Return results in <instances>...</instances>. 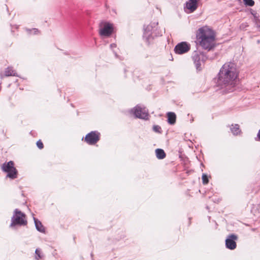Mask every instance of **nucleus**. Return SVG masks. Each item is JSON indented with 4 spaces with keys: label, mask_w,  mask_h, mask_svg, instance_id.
<instances>
[{
    "label": "nucleus",
    "mask_w": 260,
    "mask_h": 260,
    "mask_svg": "<svg viewBox=\"0 0 260 260\" xmlns=\"http://www.w3.org/2000/svg\"><path fill=\"white\" fill-rule=\"evenodd\" d=\"M257 137L258 138V140L260 141V129L258 132V133L257 134Z\"/></svg>",
    "instance_id": "bb28decb"
},
{
    "label": "nucleus",
    "mask_w": 260,
    "mask_h": 260,
    "mask_svg": "<svg viewBox=\"0 0 260 260\" xmlns=\"http://www.w3.org/2000/svg\"><path fill=\"white\" fill-rule=\"evenodd\" d=\"M44 255L42 253L41 250L39 248H37L35 250V256L36 260H40L43 259Z\"/></svg>",
    "instance_id": "6ab92c4d"
},
{
    "label": "nucleus",
    "mask_w": 260,
    "mask_h": 260,
    "mask_svg": "<svg viewBox=\"0 0 260 260\" xmlns=\"http://www.w3.org/2000/svg\"><path fill=\"white\" fill-rule=\"evenodd\" d=\"M230 130L232 133L235 136L240 135L241 133L240 126L238 124H232L230 127Z\"/></svg>",
    "instance_id": "4468645a"
},
{
    "label": "nucleus",
    "mask_w": 260,
    "mask_h": 260,
    "mask_svg": "<svg viewBox=\"0 0 260 260\" xmlns=\"http://www.w3.org/2000/svg\"><path fill=\"white\" fill-rule=\"evenodd\" d=\"M244 4L249 6H253L254 2L253 0H244Z\"/></svg>",
    "instance_id": "5701e85b"
},
{
    "label": "nucleus",
    "mask_w": 260,
    "mask_h": 260,
    "mask_svg": "<svg viewBox=\"0 0 260 260\" xmlns=\"http://www.w3.org/2000/svg\"><path fill=\"white\" fill-rule=\"evenodd\" d=\"M197 47L212 49L215 47V34L209 27L204 26L200 28L196 33L195 41Z\"/></svg>",
    "instance_id": "f03ea898"
},
{
    "label": "nucleus",
    "mask_w": 260,
    "mask_h": 260,
    "mask_svg": "<svg viewBox=\"0 0 260 260\" xmlns=\"http://www.w3.org/2000/svg\"><path fill=\"white\" fill-rule=\"evenodd\" d=\"M155 152L156 157L158 159H162L166 157V154L163 149L157 148L155 150Z\"/></svg>",
    "instance_id": "dca6fc26"
},
{
    "label": "nucleus",
    "mask_w": 260,
    "mask_h": 260,
    "mask_svg": "<svg viewBox=\"0 0 260 260\" xmlns=\"http://www.w3.org/2000/svg\"><path fill=\"white\" fill-rule=\"evenodd\" d=\"M130 112L136 118L144 120L149 119L148 110L143 105H137L131 110Z\"/></svg>",
    "instance_id": "423d86ee"
},
{
    "label": "nucleus",
    "mask_w": 260,
    "mask_h": 260,
    "mask_svg": "<svg viewBox=\"0 0 260 260\" xmlns=\"http://www.w3.org/2000/svg\"><path fill=\"white\" fill-rule=\"evenodd\" d=\"M200 0H189L186 2L184 7V11L189 14L193 12L198 7V3Z\"/></svg>",
    "instance_id": "9b49d317"
},
{
    "label": "nucleus",
    "mask_w": 260,
    "mask_h": 260,
    "mask_svg": "<svg viewBox=\"0 0 260 260\" xmlns=\"http://www.w3.org/2000/svg\"><path fill=\"white\" fill-rule=\"evenodd\" d=\"M9 76H16L17 77L18 75L15 70L13 69L12 67H8L5 69L4 71V75H0L1 78H3L4 77H9Z\"/></svg>",
    "instance_id": "f8f14e48"
},
{
    "label": "nucleus",
    "mask_w": 260,
    "mask_h": 260,
    "mask_svg": "<svg viewBox=\"0 0 260 260\" xmlns=\"http://www.w3.org/2000/svg\"><path fill=\"white\" fill-rule=\"evenodd\" d=\"M218 54L219 50H195L192 53V58L197 70L200 71L201 61H204L207 59H215Z\"/></svg>",
    "instance_id": "7ed1b4c3"
},
{
    "label": "nucleus",
    "mask_w": 260,
    "mask_h": 260,
    "mask_svg": "<svg viewBox=\"0 0 260 260\" xmlns=\"http://www.w3.org/2000/svg\"><path fill=\"white\" fill-rule=\"evenodd\" d=\"M34 220L35 222V227L37 230L42 233H45V229L42 224L41 222L35 217H34Z\"/></svg>",
    "instance_id": "ddd939ff"
},
{
    "label": "nucleus",
    "mask_w": 260,
    "mask_h": 260,
    "mask_svg": "<svg viewBox=\"0 0 260 260\" xmlns=\"http://www.w3.org/2000/svg\"><path fill=\"white\" fill-rule=\"evenodd\" d=\"M238 76V73L235 63L232 62L225 63L214 78L215 85L222 89V92L225 93L233 92L235 90Z\"/></svg>",
    "instance_id": "f257e3e1"
},
{
    "label": "nucleus",
    "mask_w": 260,
    "mask_h": 260,
    "mask_svg": "<svg viewBox=\"0 0 260 260\" xmlns=\"http://www.w3.org/2000/svg\"><path fill=\"white\" fill-rule=\"evenodd\" d=\"M190 45L187 42H182L178 43L174 49H190Z\"/></svg>",
    "instance_id": "f3484780"
},
{
    "label": "nucleus",
    "mask_w": 260,
    "mask_h": 260,
    "mask_svg": "<svg viewBox=\"0 0 260 260\" xmlns=\"http://www.w3.org/2000/svg\"><path fill=\"white\" fill-rule=\"evenodd\" d=\"M101 134L96 131H91L84 137V141L89 145H94L100 139Z\"/></svg>",
    "instance_id": "6e6552de"
},
{
    "label": "nucleus",
    "mask_w": 260,
    "mask_h": 260,
    "mask_svg": "<svg viewBox=\"0 0 260 260\" xmlns=\"http://www.w3.org/2000/svg\"><path fill=\"white\" fill-rule=\"evenodd\" d=\"M110 47L111 48H114L117 47V44L115 43H112L111 44Z\"/></svg>",
    "instance_id": "a878e982"
},
{
    "label": "nucleus",
    "mask_w": 260,
    "mask_h": 260,
    "mask_svg": "<svg viewBox=\"0 0 260 260\" xmlns=\"http://www.w3.org/2000/svg\"><path fill=\"white\" fill-rule=\"evenodd\" d=\"M153 131L157 133H161V128L160 126L158 125H154L153 126Z\"/></svg>",
    "instance_id": "aec40b11"
},
{
    "label": "nucleus",
    "mask_w": 260,
    "mask_h": 260,
    "mask_svg": "<svg viewBox=\"0 0 260 260\" xmlns=\"http://www.w3.org/2000/svg\"><path fill=\"white\" fill-rule=\"evenodd\" d=\"M2 170L8 173L7 177L11 179H15L17 177V170L14 167V162L10 161L7 163H4L2 166Z\"/></svg>",
    "instance_id": "0eeeda50"
},
{
    "label": "nucleus",
    "mask_w": 260,
    "mask_h": 260,
    "mask_svg": "<svg viewBox=\"0 0 260 260\" xmlns=\"http://www.w3.org/2000/svg\"><path fill=\"white\" fill-rule=\"evenodd\" d=\"M238 239V236L236 234L229 235L225 240V247L231 250L235 249L237 247L236 241Z\"/></svg>",
    "instance_id": "9d476101"
},
{
    "label": "nucleus",
    "mask_w": 260,
    "mask_h": 260,
    "mask_svg": "<svg viewBox=\"0 0 260 260\" xmlns=\"http://www.w3.org/2000/svg\"><path fill=\"white\" fill-rule=\"evenodd\" d=\"M157 25V22H152L144 28L143 37L148 43L150 42L152 35L156 30Z\"/></svg>",
    "instance_id": "1a4fd4ad"
},
{
    "label": "nucleus",
    "mask_w": 260,
    "mask_h": 260,
    "mask_svg": "<svg viewBox=\"0 0 260 260\" xmlns=\"http://www.w3.org/2000/svg\"><path fill=\"white\" fill-rule=\"evenodd\" d=\"M189 50H174L176 54L181 55L186 53Z\"/></svg>",
    "instance_id": "412c9836"
},
{
    "label": "nucleus",
    "mask_w": 260,
    "mask_h": 260,
    "mask_svg": "<svg viewBox=\"0 0 260 260\" xmlns=\"http://www.w3.org/2000/svg\"><path fill=\"white\" fill-rule=\"evenodd\" d=\"M169 60H173V57L172 56H171V58H169Z\"/></svg>",
    "instance_id": "cd10ccee"
},
{
    "label": "nucleus",
    "mask_w": 260,
    "mask_h": 260,
    "mask_svg": "<svg viewBox=\"0 0 260 260\" xmlns=\"http://www.w3.org/2000/svg\"><path fill=\"white\" fill-rule=\"evenodd\" d=\"M114 30L113 23L104 21L99 24V34L102 38H108L112 35Z\"/></svg>",
    "instance_id": "39448f33"
},
{
    "label": "nucleus",
    "mask_w": 260,
    "mask_h": 260,
    "mask_svg": "<svg viewBox=\"0 0 260 260\" xmlns=\"http://www.w3.org/2000/svg\"><path fill=\"white\" fill-rule=\"evenodd\" d=\"M25 30L27 34L29 35H38L40 34V31L38 28H36L31 29L26 28Z\"/></svg>",
    "instance_id": "a211bd4d"
},
{
    "label": "nucleus",
    "mask_w": 260,
    "mask_h": 260,
    "mask_svg": "<svg viewBox=\"0 0 260 260\" xmlns=\"http://www.w3.org/2000/svg\"><path fill=\"white\" fill-rule=\"evenodd\" d=\"M168 122L170 124H174L176 122V116L174 112H168L167 113Z\"/></svg>",
    "instance_id": "2eb2a0df"
},
{
    "label": "nucleus",
    "mask_w": 260,
    "mask_h": 260,
    "mask_svg": "<svg viewBox=\"0 0 260 260\" xmlns=\"http://www.w3.org/2000/svg\"><path fill=\"white\" fill-rule=\"evenodd\" d=\"M27 224L26 215L18 209H15L11 217L9 227L12 229L15 230L17 226H25Z\"/></svg>",
    "instance_id": "20e7f679"
},
{
    "label": "nucleus",
    "mask_w": 260,
    "mask_h": 260,
    "mask_svg": "<svg viewBox=\"0 0 260 260\" xmlns=\"http://www.w3.org/2000/svg\"><path fill=\"white\" fill-rule=\"evenodd\" d=\"M202 178L203 184H207L208 183L209 180L206 174H203Z\"/></svg>",
    "instance_id": "4be33fe9"
},
{
    "label": "nucleus",
    "mask_w": 260,
    "mask_h": 260,
    "mask_svg": "<svg viewBox=\"0 0 260 260\" xmlns=\"http://www.w3.org/2000/svg\"><path fill=\"white\" fill-rule=\"evenodd\" d=\"M37 146L40 149L43 148L44 145L41 140H39L37 142Z\"/></svg>",
    "instance_id": "b1692460"
},
{
    "label": "nucleus",
    "mask_w": 260,
    "mask_h": 260,
    "mask_svg": "<svg viewBox=\"0 0 260 260\" xmlns=\"http://www.w3.org/2000/svg\"><path fill=\"white\" fill-rule=\"evenodd\" d=\"M114 53L115 54V56L116 58H119V59H122V58L121 56H119L118 55V52L117 51L114 52Z\"/></svg>",
    "instance_id": "393cba45"
}]
</instances>
